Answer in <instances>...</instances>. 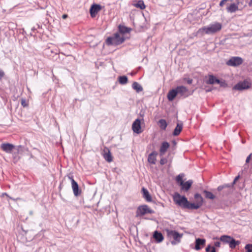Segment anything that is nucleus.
<instances>
[{
	"mask_svg": "<svg viewBox=\"0 0 252 252\" xmlns=\"http://www.w3.org/2000/svg\"><path fill=\"white\" fill-rule=\"evenodd\" d=\"M124 41V35L116 32L112 36L108 37L106 40V43L109 45H118L122 44Z\"/></svg>",
	"mask_w": 252,
	"mask_h": 252,
	"instance_id": "obj_1",
	"label": "nucleus"
},
{
	"mask_svg": "<svg viewBox=\"0 0 252 252\" xmlns=\"http://www.w3.org/2000/svg\"><path fill=\"white\" fill-rule=\"evenodd\" d=\"M222 28L221 24L220 23H215L209 25L207 27H204L201 30L203 31L206 34H213L219 32Z\"/></svg>",
	"mask_w": 252,
	"mask_h": 252,
	"instance_id": "obj_2",
	"label": "nucleus"
},
{
	"mask_svg": "<svg viewBox=\"0 0 252 252\" xmlns=\"http://www.w3.org/2000/svg\"><path fill=\"white\" fill-rule=\"evenodd\" d=\"M173 198L176 205L185 209L187 204L188 203V200L185 196H181L179 193L176 192L173 195Z\"/></svg>",
	"mask_w": 252,
	"mask_h": 252,
	"instance_id": "obj_3",
	"label": "nucleus"
},
{
	"mask_svg": "<svg viewBox=\"0 0 252 252\" xmlns=\"http://www.w3.org/2000/svg\"><path fill=\"white\" fill-rule=\"evenodd\" d=\"M167 234L168 237L173 238L174 240L171 242V243L173 245L180 243L181 238L183 236V234H180L174 230H167Z\"/></svg>",
	"mask_w": 252,
	"mask_h": 252,
	"instance_id": "obj_4",
	"label": "nucleus"
},
{
	"mask_svg": "<svg viewBox=\"0 0 252 252\" xmlns=\"http://www.w3.org/2000/svg\"><path fill=\"white\" fill-rule=\"evenodd\" d=\"M217 190L219 191H221L223 190V195H228L232 194L234 190V188L230 184H226L218 187Z\"/></svg>",
	"mask_w": 252,
	"mask_h": 252,
	"instance_id": "obj_5",
	"label": "nucleus"
},
{
	"mask_svg": "<svg viewBox=\"0 0 252 252\" xmlns=\"http://www.w3.org/2000/svg\"><path fill=\"white\" fill-rule=\"evenodd\" d=\"M251 87V83L249 80L246 79L243 81H240L236 84L233 88L234 90L243 91L247 90Z\"/></svg>",
	"mask_w": 252,
	"mask_h": 252,
	"instance_id": "obj_6",
	"label": "nucleus"
},
{
	"mask_svg": "<svg viewBox=\"0 0 252 252\" xmlns=\"http://www.w3.org/2000/svg\"><path fill=\"white\" fill-rule=\"evenodd\" d=\"M154 211L149 208L148 205H143L138 207L136 211V217L142 216L146 214H153Z\"/></svg>",
	"mask_w": 252,
	"mask_h": 252,
	"instance_id": "obj_7",
	"label": "nucleus"
},
{
	"mask_svg": "<svg viewBox=\"0 0 252 252\" xmlns=\"http://www.w3.org/2000/svg\"><path fill=\"white\" fill-rule=\"evenodd\" d=\"M67 177L71 181V187L73 190L74 195L75 196H79V195H80L81 191L79 189V187L77 183L74 180L72 175H67Z\"/></svg>",
	"mask_w": 252,
	"mask_h": 252,
	"instance_id": "obj_8",
	"label": "nucleus"
},
{
	"mask_svg": "<svg viewBox=\"0 0 252 252\" xmlns=\"http://www.w3.org/2000/svg\"><path fill=\"white\" fill-rule=\"evenodd\" d=\"M243 63V59L239 57H233L227 62L226 64L231 66H236L241 64Z\"/></svg>",
	"mask_w": 252,
	"mask_h": 252,
	"instance_id": "obj_9",
	"label": "nucleus"
},
{
	"mask_svg": "<svg viewBox=\"0 0 252 252\" xmlns=\"http://www.w3.org/2000/svg\"><path fill=\"white\" fill-rule=\"evenodd\" d=\"M132 129L134 132L139 134L142 132L141 127V121L139 119H136L132 125Z\"/></svg>",
	"mask_w": 252,
	"mask_h": 252,
	"instance_id": "obj_10",
	"label": "nucleus"
},
{
	"mask_svg": "<svg viewBox=\"0 0 252 252\" xmlns=\"http://www.w3.org/2000/svg\"><path fill=\"white\" fill-rule=\"evenodd\" d=\"M0 148L7 153H11L15 146L10 143H2L0 145Z\"/></svg>",
	"mask_w": 252,
	"mask_h": 252,
	"instance_id": "obj_11",
	"label": "nucleus"
},
{
	"mask_svg": "<svg viewBox=\"0 0 252 252\" xmlns=\"http://www.w3.org/2000/svg\"><path fill=\"white\" fill-rule=\"evenodd\" d=\"M177 93L181 96L187 97L188 96V89L187 87L180 86L176 88Z\"/></svg>",
	"mask_w": 252,
	"mask_h": 252,
	"instance_id": "obj_12",
	"label": "nucleus"
},
{
	"mask_svg": "<svg viewBox=\"0 0 252 252\" xmlns=\"http://www.w3.org/2000/svg\"><path fill=\"white\" fill-rule=\"evenodd\" d=\"M100 10V6L94 4L92 5L90 9V14L92 17H94L97 13Z\"/></svg>",
	"mask_w": 252,
	"mask_h": 252,
	"instance_id": "obj_13",
	"label": "nucleus"
},
{
	"mask_svg": "<svg viewBox=\"0 0 252 252\" xmlns=\"http://www.w3.org/2000/svg\"><path fill=\"white\" fill-rule=\"evenodd\" d=\"M169 144L166 141L162 143L159 149V155L160 157H162L164 155L167 149L169 148Z\"/></svg>",
	"mask_w": 252,
	"mask_h": 252,
	"instance_id": "obj_14",
	"label": "nucleus"
},
{
	"mask_svg": "<svg viewBox=\"0 0 252 252\" xmlns=\"http://www.w3.org/2000/svg\"><path fill=\"white\" fill-rule=\"evenodd\" d=\"M158 153L156 151H153L149 154L148 157V161L152 164H155L157 160V156Z\"/></svg>",
	"mask_w": 252,
	"mask_h": 252,
	"instance_id": "obj_15",
	"label": "nucleus"
},
{
	"mask_svg": "<svg viewBox=\"0 0 252 252\" xmlns=\"http://www.w3.org/2000/svg\"><path fill=\"white\" fill-rule=\"evenodd\" d=\"M193 183V182L192 180H189L186 182H183L181 183L180 186L181 187V190L187 191L189 190V189L190 188L192 184Z\"/></svg>",
	"mask_w": 252,
	"mask_h": 252,
	"instance_id": "obj_16",
	"label": "nucleus"
},
{
	"mask_svg": "<svg viewBox=\"0 0 252 252\" xmlns=\"http://www.w3.org/2000/svg\"><path fill=\"white\" fill-rule=\"evenodd\" d=\"M103 158L108 162H110L113 160V158L109 149L105 147L104 149Z\"/></svg>",
	"mask_w": 252,
	"mask_h": 252,
	"instance_id": "obj_17",
	"label": "nucleus"
},
{
	"mask_svg": "<svg viewBox=\"0 0 252 252\" xmlns=\"http://www.w3.org/2000/svg\"><path fill=\"white\" fill-rule=\"evenodd\" d=\"M206 240L204 239L197 238L195 240V249L197 251L201 249L200 246L203 247L205 245Z\"/></svg>",
	"mask_w": 252,
	"mask_h": 252,
	"instance_id": "obj_18",
	"label": "nucleus"
},
{
	"mask_svg": "<svg viewBox=\"0 0 252 252\" xmlns=\"http://www.w3.org/2000/svg\"><path fill=\"white\" fill-rule=\"evenodd\" d=\"M238 3H231L229 6L226 7V10L227 12L230 13H234L238 10Z\"/></svg>",
	"mask_w": 252,
	"mask_h": 252,
	"instance_id": "obj_19",
	"label": "nucleus"
},
{
	"mask_svg": "<svg viewBox=\"0 0 252 252\" xmlns=\"http://www.w3.org/2000/svg\"><path fill=\"white\" fill-rule=\"evenodd\" d=\"M178 94L177 90L175 89L169 91L167 94V98L169 101H172Z\"/></svg>",
	"mask_w": 252,
	"mask_h": 252,
	"instance_id": "obj_20",
	"label": "nucleus"
},
{
	"mask_svg": "<svg viewBox=\"0 0 252 252\" xmlns=\"http://www.w3.org/2000/svg\"><path fill=\"white\" fill-rule=\"evenodd\" d=\"M220 80L217 79L213 75H209V79L206 81L207 84H214L215 83H220Z\"/></svg>",
	"mask_w": 252,
	"mask_h": 252,
	"instance_id": "obj_21",
	"label": "nucleus"
},
{
	"mask_svg": "<svg viewBox=\"0 0 252 252\" xmlns=\"http://www.w3.org/2000/svg\"><path fill=\"white\" fill-rule=\"evenodd\" d=\"M142 191L143 192V197L148 202H151L152 200V197L149 194V191L147 189L144 188L142 189Z\"/></svg>",
	"mask_w": 252,
	"mask_h": 252,
	"instance_id": "obj_22",
	"label": "nucleus"
},
{
	"mask_svg": "<svg viewBox=\"0 0 252 252\" xmlns=\"http://www.w3.org/2000/svg\"><path fill=\"white\" fill-rule=\"evenodd\" d=\"M194 199L195 200V203L199 205V207H200L203 203V199L201 195L199 193H195L194 196Z\"/></svg>",
	"mask_w": 252,
	"mask_h": 252,
	"instance_id": "obj_23",
	"label": "nucleus"
},
{
	"mask_svg": "<svg viewBox=\"0 0 252 252\" xmlns=\"http://www.w3.org/2000/svg\"><path fill=\"white\" fill-rule=\"evenodd\" d=\"M182 128H183V124L182 123L177 124L176 127L174 129V130L173 132V134L174 136L178 135L180 133L181 131H182Z\"/></svg>",
	"mask_w": 252,
	"mask_h": 252,
	"instance_id": "obj_24",
	"label": "nucleus"
},
{
	"mask_svg": "<svg viewBox=\"0 0 252 252\" xmlns=\"http://www.w3.org/2000/svg\"><path fill=\"white\" fill-rule=\"evenodd\" d=\"M153 236L155 240L158 243L161 242L163 240L162 234L160 232H158L157 231L154 232Z\"/></svg>",
	"mask_w": 252,
	"mask_h": 252,
	"instance_id": "obj_25",
	"label": "nucleus"
},
{
	"mask_svg": "<svg viewBox=\"0 0 252 252\" xmlns=\"http://www.w3.org/2000/svg\"><path fill=\"white\" fill-rule=\"evenodd\" d=\"M132 88L135 90L137 93L141 92L143 91L142 87L137 82H134L132 85Z\"/></svg>",
	"mask_w": 252,
	"mask_h": 252,
	"instance_id": "obj_26",
	"label": "nucleus"
},
{
	"mask_svg": "<svg viewBox=\"0 0 252 252\" xmlns=\"http://www.w3.org/2000/svg\"><path fill=\"white\" fill-rule=\"evenodd\" d=\"M232 238V237H231L230 236L224 235L220 236V240L223 243L229 244Z\"/></svg>",
	"mask_w": 252,
	"mask_h": 252,
	"instance_id": "obj_27",
	"label": "nucleus"
},
{
	"mask_svg": "<svg viewBox=\"0 0 252 252\" xmlns=\"http://www.w3.org/2000/svg\"><path fill=\"white\" fill-rule=\"evenodd\" d=\"M199 208V205H198L196 203H190L188 201V203L187 204L185 209H197Z\"/></svg>",
	"mask_w": 252,
	"mask_h": 252,
	"instance_id": "obj_28",
	"label": "nucleus"
},
{
	"mask_svg": "<svg viewBox=\"0 0 252 252\" xmlns=\"http://www.w3.org/2000/svg\"><path fill=\"white\" fill-rule=\"evenodd\" d=\"M132 5L137 8H139V9L143 10L145 9V5L144 4V1L143 0H138L135 3H133Z\"/></svg>",
	"mask_w": 252,
	"mask_h": 252,
	"instance_id": "obj_29",
	"label": "nucleus"
},
{
	"mask_svg": "<svg viewBox=\"0 0 252 252\" xmlns=\"http://www.w3.org/2000/svg\"><path fill=\"white\" fill-rule=\"evenodd\" d=\"M240 244L239 241L235 240L233 237L229 243V247L232 249H235L236 246L239 245Z\"/></svg>",
	"mask_w": 252,
	"mask_h": 252,
	"instance_id": "obj_30",
	"label": "nucleus"
},
{
	"mask_svg": "<svg viewBox=\"0 0 252 252\" xmlns=\"http://www.w3.org/2000/svg\"><path fill=\"white\" fill-rule=\"evenodd\" d=\"M158 125L160 128L162 129L165 130L167 124L164 119H160L158 122Z\"/></svg>",
	"mask_w": 252,
	"mask_h": 252,
	"instance_id": "obj_31",
	"label": "nucleus"
},
{
	"mask_svg": "<svg viewBox=\"0 0 252 252\" xmlns=\"http://www.w3.org/2000/svg\"><path fill=\"white\" fill-rule=\"evenodd\" d=\"M203 193L205 194V196L206 198L214 199L215 198V196L210 191L204 190Z\"/></svg>",
	"mask_w": 252,
	"mask_h": 252,
	"instance_id": "obj_32",
	"label": "nucleus"
},
{
	"mask_svg": "<svg viewBox=\"0 0 252 252\" xmlns=\"http://www.w3.org/2000/svg\"><path fill=\"white\" fill-rule=\"evenodd\" d=\"M120 33L123 35L124 33H128L130 32V29H128L125 26H119Z\"/></svg>",
	"mask_w": 252,
	"mask_h": 252,
	"instance_id": "obj_33",
	"label": "nucleus"
},
{
	"mask_svg": "<svg viewBox=\"0 0 252 252\" xmlns=\"http://www.w3.org/2000/svg\"><path fill=\"white\" fill-rule=\"evenodd\" d=\"M119 83L122 85L126 84L127 83L128 79L126 76H122L119 77Z\"/></svg>",
	"mask_w": 252,
	"mask_h": 252,
	"instance_id": "obj_34",
	"label": "nucleus"
},
{
	"mask_svg": "<svg viewBox=\"0 0 252 252\" xmlns=\"http://www.w3.org/2000/svg\"><path fill=\"white\" fill-rule=\"evenodd\" d=\"M176 181L180 186L181 183L184 182L183 180V176L181 175H179L176 178Z\"/></svg>",
	"mask_w": 252,
	"mask_h": 252,
	"instance_id": "obj_35",
	"label": "nucleus"
},
{
	"mask_svg": "<svg viewBox=\"0 0 252 252\" xmlns=\"http://www.w3.org/2000/svg\"><path fill=\"white\" fill-rule=\"evenodd\" d=\"M245 249L247 251V252H252V244H247Z\"/></svg>",
	"mask_w": 252,
	"mask_h": 252,
	"instance_id": "obj_36",
	"label": "nucleus"
},
{
	"mask_svg": "<svg viewBox=\"0 0 252 252\" xmlns=\"http://www.w3.org/2000/svg\"><path fill=\"white\" fill-rule=\"evenodd\" d=\"M21 105L24 107H27L28 106V104L27 102H26V100L25 99L22 98L21 99Z\"/></svg>",
	"mask_w": 252,
	"mask_h": 252,
	"instance_id": "obj_37",
	"label": "nucleus"
},
{
	"mask_svg": "<svg viewBox=\"0 0 252 252\" xmlns=\"http://www.w3.org/2000/svg\"><path fill=\"white\" fill-rule=\"evenodd\" d=\"M167 162V159L166 158H162L160 160V164L161 165H164Z\"/></svg>",
	"mask_w": 252,
	"mask_h": 252,
	"instance_id": "obj_38",
	"label": "nucleus"
},
{
	"mask_svg": "<svg viewBox=\"0 0 252 252\" xmlns=\"http://www.w3.org/2000/svg\"><path fill=\"white\" fill-rule=\"evenodd\" d=\"M220 85L221 87H226L227 86V84L226 83V82L224 81H221L220 80V83H218Z\"/></svg>",
	"mask_w": 252,
	"mask_h": 252,
	"instance_id": "obj_39",
	"label": "nucleus"
},
{
	"mask_svg": "<svg viewBox=\"0 0 252 252\" xmlns=\"http://www.w3.org/2000/svg\"><path fill=\"white\" fill-rule=\"evenodd\" d=\"M5 75V73L3 70L0 68V81L1 80L2 78Z\"/></svg>",
	"mask_w": 252,
	"mask_h": 252,
	"instance_id": "obj_40",
	"label": "nucleus"
},
{
	"mask_svg": "<svg viewBox=\"0 0 252 252\" xmlns=\"http://www.w3.org/2000/svg\"><path fill=\"white\" fill-rule=\"evenodd\" d=\"M2 195H6V196H7L8 197H9L10 199H12L13 200H14V201H16V200H20L21 199L20 198H17L16 199H14L10 196H9L7 193H3L2 194Z\"/></svg>",
	"mask_w": 252,
	"mask_h": 252,
	"instance_id": "obj_41",
	"label": "nucleus"
},
{
	"mask_svg": "<svg viewBox=\"0 0 252 252\" xmlns=\"http://www.w3.org/2000/svg\"><path fill=\"white\" fill-rule=\"evenodd\" d=\"M19 159L20 157L18 156L13 155V162L14 163H16Z\"/></svg>",
	"mask_w": 252,
	"mask_h": 252,
	"instance_id": "obj_42",
	"label": "nucleus"
},
{
	"mask_svg": "<svg viewBox=\"0 0 252 252\" xmlns=\"http://www.w3.org/2000/svg\"><path fill=\"white\" fill-rule=\"evenodd\" d=\"M239 176H236V177L234 178L233 182L232 183H231L230 184H231V185H232V186L234 187V185L235 184L236 182H237V181L239 179Z\"/></svg>",
	"mask_w": 252,
	"mask_h": 252,
	"instance_id": "obj_43",
	"label": "nucleus"
},
{
	"mask_svg": "<svg viewBox=\"0 0 252 252\" xmlns=\"http://www.w3.org/2000/svg\"><path fill=\"white\" fill-rule=\"evenodd\" d=\"M228 0H222L220 1V6L222 7L223 6V5L224 4L225 2L227 1Z\"/></svg>",
	"mask_w": 252,
	"mask_h": 252,
	"instance_id": "obj_44",
	"label": "nucleus"
},
{
	"mask_svg": "<svg viewBox=\"0 0 252 252\" xmlns=\"http://www.w3.org/2000/svg\"><path fill=\"white\" fill-rule=\"evenodd\" d=\"M214 245L216 247H220V242H216L214 243Z\"/></svg>",
	"mask_w": 252,
	"mask_h": 252,
	"instance_id": "obj_45",
	"label": "nucleus"
},
{
	"mask_svg": "<svg viewBox=\"0 0 252 252\" xmlns=\"http://www.w3.org/2000/svg\"><path fill=\"white\" fill-rule=\"evenodd\" d=\"M251 156H252V154H250L246 158V163H248L250 161V160L251 159Z\"/></svg>",
	"mask_w": 252,
	"mask_h": 252,
	"instance_id": "obj_46",
	"label": "nucleus"
},
{
	"mask_svg": "<svg viewBox=\"0 0 252 252\" xmlns=\"http://www.w3.org/2000/svg\"><path fill=\"white\" fill-rule=\"evenodd\" d=\"M211 248V246L210 245H208L205 250L206 252H209Z\"/></svg>",
	"mask_w": 252,
	"mask_h": 252,
	"instance_id": "obj_47",
	"label": "nucleus"
},
{
	"mask_svg": "<svg viewBox=\"0 0 252 252\" xmlns=\"http://www.w3.org/2000/svg\"><path fill=\"white\" fill-rule=\"evenodd\" d=\"M67 15H66V14H63V15L62 16V18H63V19H65V18H67Z\"/></svg>",
	"mask_w": 252,
	"mask_h": 252,
	"instance_id": "obj_48",
	"label": "nucleus"
},
{
	"mask_svg": "<svg viewBox=\"0 0 252 252\" xmlns=\"http://www.w3.org/2000/svg\"><path fill=\"white\" fill-rule=\"evenodd\" d=\"M211 252H216V249L214 247L212 248V250Z\"/></svg>",
	"mask_w": 252,
	"mask_h": 252,
	"instance_id": "obj_49",
	"label": "nucleus"
},
{
	"mask_svg": "<svg viewBox=\"0 0 252 252\" xmlns=\"http://www.w3.org/2000/svg\"><path fill=\"white\" fill-rule=\"evenodd\" d=\"M249 5L250 6H252V0H251L249 2Z\"/></svg>",
	"mask_w": 252,
	"mask_h": 252,
	"instance_id": "obj_50",
	"label": "nucleus"
},
{
	"mask_svg": "<svg viewBox=\"0 0 252 252\" xmlns=\"http://www.w3.org/2000/svg\"><path fill=\"white\" fill-rule=\"evenodd\" d=\"M191 83H192V80H189L188 81V84H191Z\"/></svg>",
	"mask_w": 252,
	"mask_h": 252,
	"instance_id": "obj_51",
	"label": "nucleus"
}]
</instances>
